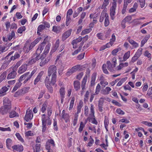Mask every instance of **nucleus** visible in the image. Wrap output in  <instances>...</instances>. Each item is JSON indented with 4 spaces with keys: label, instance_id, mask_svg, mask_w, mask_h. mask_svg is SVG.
<instances>
[{
    "label": "nucleus",
    "instance_id": "f257e3e1",
    "mask_svg": "<svg viewBox=\"0 0 152 152\" xmlns=\"http://www.w3.org/2000/svg\"><path fill=\"white\" fill-rule=\"evenodd\" d=\"M57 70L56 67L53 65L50 66L48 68V75L46 77H48L50 79V76L51 75L50 83L53 85H54L56 82Z\"/></svg>",
    "mask_w": 152,
    "mask_h": 152
},
{
    "label": "nucleus",
    "instance_id": "f03ea898",
    "mask_svg": "<svg viewBox=\"0 0 152 152\" xmlns=\"http://www.w3.org/2000/svg\"><path fill=\"white\" fill-rule=\"evenodd\" d=\"M14 51H11L10 52L6 57V60L4 61L3 65L2 67L6 68L11 61H14L15 60L19 57V55L18 53H15L14 56H12L9 58V57L13 53Z\"/></svg>",
    "mask_w": 152,
    "mask_h": 152
},
{
    "label": "nucleus",
    "instance_id": "7ed1b4c3",
    "mask_svg": "<svg viewBox=\"0 0 152 152\" xmlns=\"http://www.w3.org/2000/svg\"><path fill=\"white\" fill-rule=\"evenodd\" d=\"M12 107L3 105L0 108V114L4 115H6L10 111Z\"/></svg>",
    "mask_w": 152,
    "mask_h": 152
},
{
    "label": "nucleus",
    "instance_id": "20e7f679",
    "mask_svg": "<svg viewBox=\"0 0 152 152\" xmlns=\"http://www.w3.org/2000/svg\"><path fill=\"white\" fill-rule=\"evenodd\" d=\"M82 66L80 65H77L73 66L71 69H69L66 73V75L70 76L73 73L76 72L77 70H82Z\"/></svg>",
    "mask_w": 152,
    "mask_h": 152
},
{
    "label": "nucleus",
    "instance_id": "39448f33",
    "mask_svg": "<svg viewBox=\"0 0 152 152\" xmlns=\"http://www.w3.org/2000/svg\"><path fill=\"white\" fill-rule=\"evenodd\" d=\"M17 69L15 67H13L12 69V71L9 73L7 76V79H10L15 78L17 75Z\"/></svg>",
    "mask_w": 152,
    "mask_h": 152
},
{
    "label": "nucleus",
    "instance_id": "423d86ee",
    "mask_svg": "<svg viewBox=\"0 0 152 152\" xmlns=\"http://www.w3.org/2000/svg\"><path fill=\"white\" fill-rule=\"evenodd\" d=\"M48 77H46L45 80V83L46 87L48 88L49 91L52 93L53 92V88L50 85L52 84L50 83V81L49 78Z\"/></svg>",
    "mask_w": 152,
    "mask_h": 152
},
{
    "label": "nucleus",
    "instance_id": "0eeeda50",
    "mask_svg": "<svg viewBox=\"0 0 152 152\" xmlns=\"http://www.w3.org/2000/svg\"><path fill=\"white\" fill-rule=\"evenodd\" d=\"M107 68L110 71L112 72H114L115 71V66L116 65H114L111 63L109 61H107L106 63Z\"/></svg>",
    "mask_w": 152,
    "mask_h": 152
},
{
    "label": "nucleus",
    "instance_id": "6e6552de",
    "mask_svg": "<svg viewBox=\"0 0 152 152\" xmlns=\"http://www.w3.org/2000/svg\"><path fill=\"white\" fill-rule=\"evenodd\" d=\"M33 117V115L32 111L29 109L27 110L26 114L24 118L25 120L27 122L29 120L32 119Z\"/></svg>",
    "mask_w": 152,
    "mask_h": 152
},
{
    "label": "nucleus",
    "instance_id": "1a4fd4ad",
    "mask_svg": "<svg viewBox=\"0 0 152 152\" xmlns=\"http://www.w3.org/2000/svg\"><path fill=\"white\" fill-rule=\"evenodd\" d=\"M72 31V29H70L63 34L62 36V39L63 41H64L69 37L71 34Z\"/></svg>",
    "mask_w": 152,
    "mask_h": 152
},
{
    "label": "nucleus",
    "instance_id": "9d476101",
    "mask_svg": "<svg viewBox=\"0 0 152 152\" xmlns=\"http://www.w3.org/2000/svg\"><path fill=\"white\" fill-rule=\"evenodd\" d=\"M27 68V65L26 64H24L19 67L18 72L19 74H21L26 72Z\"/></svg>",
    "mask_w": 152,
    "mask_h": 152
},
{
    "label": "nucleus",
    "instance_id": "9b49d317",
    "mask_svg": "<svg viewBox=\"0 0 152 152\" xmlns=\"http://www.w3.org/2000/svg\"><path fill=\"white\" fill-rule=\"evenodd\" d=\"M83 39V38L81 37H79L78 38L75 39L73 40L72 42V44L73 45V48H76L77 47V44L80 42Z\"/></svg>",
    "mask_w": 152,
    "mask_h": 152
},
{
    "label": "nucleus",
    "instance_id": "f8f14e48",
    "mask_svg": "<svg viewBox=\"0 0 152 152\" xmlns=\"http://www.w3.org/2000/svg\"><path fill=\"white\" fill-rule=\"evenodd\" d=\"M45 115L43 114L42 117V132H44L46 129V120L45 119Z\"/></svg>",
    "mask_w": 152,
    "mask_h": 152
},
{
    "label": "nucleus",
    "instance_id": "ddd939ff",
    "mask_svg": "<svg viewBox=\"0 0 152 152\" xmlns=\"http://www.w3.org/2000/svg\"><path fill=\"white\" fill-rule=\"evenodd\" d=\"M87 76H85L84 77L83 79L82 80L81 83V88L82 90V91H81L82 92H83V91L86 89V85L87 81ZM82 94V93H81Z\"/></svg>",
    "mask_w": 152,
    "mask_h": 152
},
{
    "label": "nucleus",
    "instance_id": "4468645a",
    "mask_svg": "<svg viewBox=\"0 0 152 152\" xmlns=\"http://www.w3.org/2000/svg\"><path fill=\"white\" fill-rule=\"evenodd\" d=\"M45 45V42H42L39 46L38 48L36 50L37 54H39V53H41L42 51L43 50Z\"/></svg>",
    "mask_w": 152,
    "mask_h": 152
},
{
    "label": "nucleus",
    "instance_id": "2eb2a0df",
    "mask_svg": "<svg viewBox=\"0 0 152 152\" xmlns=\"http://www.w3.org/2000/svg\"><path fill=\"white\" fill-rule=\"evenodd\" d=\"M3 102V105H6L7 106L12 107L11 101L7 97H4Z\"/></svg>",
    "mask_w": 152,
    "mask_h": 152
},
{
    "label": "nucleus",
    "instance_id": "dca6fc26",
    "mask_svg": "<svg viewBox=\"0 0 152 152\" xmlns=\"http://www.w3.org/2000/svg\"><path fill=\"white\" fill-rule=\"evenodd\" d=\"M43 73L44 72L43 71H42L39 73L38 75L34 80V85H36L37 83L39 82Z\"/></svg>",
    "mask_w": 152,
    "mask_h": 152
},
{
    "label": "nucleus",
    "instance_id": "f3484780",
    "mask_svg": "<svg viewBox=\"0 0 152 152\" xmlns=\"http://www.w3.org/2000/svg\"><path fill=\"white\" fill-rule=\"evenodd\" d=\"M111 90L110 88L107 87L101 90V93L104 95H107L109 94Z\"/></svg>",
    "mask_w": 152,
    "mask_h": 152
},
{
    "label": "nucleus",
    "instance_id": "a211bd4d",
    "mask_svg": "<svg viewBox=\"0 0 152 152\" xmlns=\"http://www.w3.org/2000/svg\"><path fill=\"white\" fill-rule=\"evenodd\" d=\"M45 56H44L41 59V61L39 65L41 66H43L45 65L49 61L48 59L45 58Z\"/></svg>",
    "mask_w": 152,
    "mask_h": 152
},
{
    "label": "nucleus",
    "instance_id": "6ab92c4d",
    "mask_svg": "<svg viewBox=\"0 0 152 152\" xmlns=\"http://www.w3.org/2000/svg\"><path fill=\"white\" fill-rule=\"evenodd\" d=\"M9 89L7 86H4L2 87L0 90V94L1 96H3L6 94V92Z\"/></svg>",
    "mask_w": 152,
    "mask_h": 152
},
{
    "label": "nucleus",
    "instance_id": "aec40b11",
    "mask_svg": "<svg viewBox=\"0 0 152 152\" xmlns=\"http://www.w3.org/2000/svg\"><path fill=\"white\" fill-rule=\"evenodd\" d=\"M74 87L76 91L78 90L80 88V83L77 80L75 81L74 82Z\"/></svg>",
    "mask_w": 152,
    "mask_h": 152
},
{
    "label": "nucleus",
    "instance_id": "412c9836",
    "mask_svg": "<svg viewBox=\"0 0 152 152\" xmlns=\"http://www.w3.org/2000/svg\"><path fill=\"white\" fill-rule=\"evenodd\" d=\"M40 53H39V54H37V51H36L35 54H34V57H36L34 58L35 60V61H37L39 60L40 59V60H41V59L42 58H43V57L44 56L43 55H40Z\"/></svg>",
    "mask_w": 152,
    "mask_h": 152
},
{
    "label": "nucleus",
    "instance_id": "4be33fe9",
    "mask_svg": "<svg viewBox=\"0 0 152 152\" xmlns=\"http://www.w3.org/2000/svg\"><path fill=\"white\" fill-rule=\"evenodd\" d=\"M60 43V40L59 39H58L56 40V42L54 46L51 50V51L52 52H55L58 47H59V44Z\"/></svg>",
    "mask_w": 152,
    "mask_h": 152
},
{
    "label": "nucleus",
    "instance_id": "5701e85b",
    "mask_svg": "<svg viewBox=\"0 0 152 152\" xmlns=\"http://www.w3.org/2000/svg\"><path fill=\"white\" fill-rule=\"evenodd\" d=\"M107 15L108 14L104 12H102L100 16L99 21L101 22H102L104 18H105L107 17Z\"/></svg>",
    "mask_w": 152,
    "mask_h": 152
},
{
    "label": "nucleus",
    "instance_id": "b1692460",
    "mask_svg": "<svg viewBox=\"0 0 152 152\" xmlns=\"http://www.w3.org/2000/svg\"><path fill=\"white\" fill-rule=\"evenodd\" d=\"M50 44H48L46 46L45 49V50L44 51L43 54L44 55H43L44 56H45L47 54L49 50V49L50 47Z\"/></svg>",
    "mask_w": 152,
    "mask_h": 152
},
{
    "label": "nucleus",
    "instance_id": "393cba45",
    "mask_svg": "<svg viewBox=\"0 0 152 152\" xmlns=\"http://www.w3.org/2000/svg\"><path fill=\"white\" fill-rule=\"evenodd\" d=\"M29 89V87H26L22 88V89L20 90V92L23 95L27 93Z\"/></svg>",
    "mask_w": 152,
    "mask_h": 152
},
{
    "label": "nucleus",
    "instance_id": "a878e982",
    "mask_svg": "<svg viewBox=\"0 0 152 152\" xmlns=\"http://www.w3.org/2000/svg\"><path fill=\"white\" fill-rule=\"evenodd\" d=\"M22 83L21 82L19 81L17 83L15 86L14 87L13 90L12 91V92H14L16 91L18 88H19L21 86Z\"/></svg>",
    "mask_w": 152,
    "mask_h": 152
},
{
    "label": "nucleus",
    "instance_id": "bb28decb",
    "mask_svg": "<svg viewBox=\"0 0 152 152\" xmlns=\"http://www.w3.org/2000/svg\"><path fill=\"white\" fill-rule=\"evenodd\" d=\"M130 54V51H128L123 56V61H126L129 57Z\"/></svg>",
    "mask_w": 152,
    "mask_h": 152
},
{
    "label": "nucleus",
    "instance_id": "cd10ccee",
    "mask_svg": "<svg viewBox=\"0 0 152 152\" xmlns=\"http://www.w3.org/2000/svg\"><path fill=\"white\" fill-rule=\"evenodd\" d=\"M52 31L56 33H59L60 32L61 30L58 26H54L53 27Z\"/></svg>",
    "mask_w": 152,
    "mask_h": 152
},
{
    "label": "nucleus",
    "instance_id": "c85d7f7f",
    "mask_svg": "<svg viewBox=\"0 0 152 152\" xmlns=\"http://www.w3.org/2000/svg\"><path fill=\"white\" fill-rule=\"evenodd\" d=\"M59 93L61 96H64L65 93V88L63 86H62L59 90Z\"/></svg>",
    "mask_w": 152,
    "mask_h": 152
},
{
    "label": "nucleus",
    "instance_id": "c756f323",
    "mask_svg": "<svg viewBox=\"0 0 152 152\" xmlns=\"http://www.w3.org/2000/svg\"><path fill=\"white\" fill-rule=\"evenodd\" d=\"M116 9H110V15L111 16V19L113 20L115 17L114 15L115 14V10Z\"/></svg>",
    "mask_w": 152,
    "mask_h": 152
},
{
    "label": "nucleus",
    "instance_id": "7c9ffc66",
    "mask_svg": "<svg viewBox=\"0 0 152 152\" xmlns=\"http://www.w3.org/2000/svg\"><path fill=\"white\" fill-rule=\"evenodd\" d=\"M19 115L15 111H12L10 113L9 117L10 118H13L16 116H18Z\"/></svg>",
    "mask_w": 152,
    "mask_h": 152
},
{
    "label": "nucleus",
    "instance_id": "2f4dec72",
    "mask_svg": "<svg viewBox=\"0 0 152 152\" xmlns=\"http://www.w3.org/2000/svg\"><path fill=\"white\" fill-rule=\"evenodd\" d=\"M25 74H27L26 76L25 77V78L24 81L23 82V83L25 84L26 83L28 80H29L31 78V76L30 75V72H29L25 73Z\"/></svg>",
    "mask_w": 152,
    "mask_h": 152
},
{
    "label": "nucleus",
    "instance_id": "473e14b6",
    "mask_svg": "<svg viewBox=\"0 0 152 152\" xmlns=\"http://www.w3.org/2000/svg\"><path fill=\"white\" fill-rule=\"evenodd\" d=\"M130 41L129 43L132 45L133 47L134 48H136L139 45L133 39Z\"/></svg>",
    "mask_w": 152,
    "mask_h": 152
},
{
    "label": "nucleus",
    "instance_id": "72a5a7b5",
    "mask_svg": "<svg viewBox=\"0 0 152 152\" xmlns=\"http://www.w3.org/2000/svg\"><path fill=\"white\" fill-rule=\"evenodd\" d=\"M92 31V29L91 28L86 29L82 31L81 32L82 35H85L89 33Z\"/></svg>",
    "mask_w": 152,
    "mask_h": 152
},
{
    "label": "nucleus",
    "instance_id": "f704fd0d",
    "mask_svg": "<svg viewBox=\"0 0 152 152\" xmlns=\"http://www.w3.org/2000/svg\"><path fill=\"white\" fill-rule=\"evenodd\" d=\"M128 5V4L126 3V2H125V3H124L123 8L121 11L122 13V14H124L126 12V10Z\"/></svg>",
    "mask_w": 152,
    "mask_h": 152
},
{
    "label": "nucleus",
    "instance_id": "c9c22d12",
    "mask_svg": "<svg viewBox=\"0 0 152 152\" xmlns=\"http://www.w3.org/2000/svg\"><path fill=\"white\" fill-rule=\"evenodd\" d=\"M47 102H45L42 105V107L41 109V110L42 113H43L46 110L47 107Z\"/></svg>",
    "mask_w": 152,
    "mask_h": 152
},
{
    "label": "nucleus",
    "instance_id": "e433bc0d",
    "mask_svg": "<svg viewBox=\"0 0 152 152\" xmlns=\"http://www.w3.org/2000/svg\"><path fill=\"white\" fill-rule=\"evenodd\" d=\"M44 26L43 25H40L38 28V30L37 33L38 34H40V32H41L43 29L45 28Z\"/></svg>",
    "mask_w": 152,
    "mask_h": 152
},
{
    "label": "nucleus",
    "instance_id": "4c0bfd02",
    "mask_svg": "<svg viewBox=\"0 0 152 152\" xmlns=\"http://www.w3.org/2000/svg\"><path fill=\"white\" fill-rule=\"evenodd\" d=\"M95 80L96 76L94 74L91 77V86H93L94 85Z\"/></svg>",
    "mask_w": 152,
    "mask_h": 152
},
{
    "label": "nucleus",
    "instance_id": "58836bf2",
    "mask_svg": "<svg viewBox=\"0 0 152 152\" xmlns=\"http://www.w3.org/2000/svg\"><path fill=\"white\" fill-rule=\"evenodd\" d=\"M110 43H107L105 45H103L100 48V51H102L104 50L106 48H108L110 47Z\"/></svg>",
    "mask_w": 152,
    "mask_h": 152
},
{
    "label": "nucleus",
    "instance_id": "ea45409f",
    "mask_svg": "<svg viewBox=\"0 0 152 152\" xmlns=\"http://www.w3.org/2000/svg\"><path fill=\"white\" fill-rule=\"evenodd\" d=\"M40 147V144H36L35 146V148H33L34 152H39Z\"/></svg>",
    "mask_w": 152,
    "mask_h": 152
},
{
    "label": "nucleus",
    "instance_id": "a19ab883",
    "mask_svg": "<svg viewBox=\"0 0 152 152\" xmlns=\"http://www.w3.org/2000/svg\"><path fill=\"white\" fill-rule=\"evenodd\" d=\"M15 36V32L14 31H12L11 32V34H10L7 36V37L9 40H10L12 39L13 37Z\"/></svg>",
    "mask_w": 152,
    "mask_h": 152
},
{
    "label": "nucleus",
    "instance_id": "79ce46f5",
    "mask_svg": "<svg viewBox=\"0 0 152 152\" xmlns=\"http://www.w3.org/2000/svg\"><path fill=\"white\" fill-rule=\"evenodd\" d=\"M74 100L75 98L74 97H72L70 102V107L69 109V110H71L73 108L74 104Z\"/></svg>",
    "mask_w": 152,
    "mask_h": 152
},
{
    "label": "nucleus",
    "instance_id": "37998d69",
    "mask_svg": "<svg viewBox=\"0 0 152 152\" xmlns=\"http://www.w3.org/2000/svg\"><path fill=\"white\" fill-rule=\"evenodd\" d=\"M62 118H64L66 122L67 123L69 121V116L68 114H65V115H62Z\"/></svg>",
    "mask_w": 152,
    "mask_h": 152
},
{
    "label": "nucleus",
    "instance_id": "c03bdc74",
    "mask_svg": "<svg viewBox=\"0 0 152 152\" xmlns=\"http://www.w3.org/2000/svg\"><path fill=\"white\" fill-rule=\"evenodd\" d=\"M83 104L82 102H80L77 107V113L78 114L80 112L81 109L83 107Z\"/></svg>",
    "mask_w": 152,
    "mask_h": 152
},
{
    "label": "nucleus",
    "instance_id": "a18cd8bd",
    "mask_svg": "<svg viewBox=\"0 0 152 152\" xmlns=\"http://www.w3.org/2000/svg\"><path fill=\"white\" fill-rule=\"evenodd\" d=\"M115 39V35L114 34H113L112 35V38L110 39V45L112 46L113 44Z\"/></svg>",
    "mask_w": 152,
    "mask_h": 152
},
{
    "label": "nucleus",
    "instance_id": "49530a36",
    "mask_svg": "<svg viewBox=\"0 0 152 152\" xmlns=\"http://www.w3.org/2000/svg\"><path fill=\"white\" fill-rule=\"evenodd\" d=\"M94 142V140L91 137V136L90 137V139H89V142L88 143V145H87V147H91V146L93 143Z\"/></svg>",
    "mask_w": 152,
    "mask_h": 152
},
{
    "label": "nucleus",
    "instance_id": "de8ad7c7",
    "mask_svg": "<svg viewBox=\"0 0 152 152\" xmlns=\"http://www.w3.org/2000/svg\"><path fill=\"white\" fill-rule=\"evenodd\" d=\"M142 48H140L138 49L135 55L137 57H139L140 55L142 54Z\"/></svg>",
    "mask_w": 152,
    "mask_h": 152
},
{
    "label": "nucleus",
    "instance_id": "09e8293b",
    "mask_svg": "<svg viewBox=\"0 0 152 152\" xmlns=\"http://www.w3.org/2000/svg\"><path fill=\"white\" fill-rule=\"evenodd\" d=\"M7 75V72H3L0 76V79L3 80L6 77Z\"/></svg>",
    "mask_w": 152,
    "mask_h": 152
},
{
    "label": "nucleus",
    "instance_id": "8fccbe9b",
    "mask_svg": "<svg viewBox=\"0 0 152 152\" xmlns=\"http://www.w3.org/2000/svg\"><path fill=\"white\" fill-rule=\"evenodd\" d=\"M26 28L25 26H22L20 27L18 30V33H22L23 32L26 30Z\"/></svg>",
    "mask_w": 152,
    "mask_h": 152
},
{
    "label": "nucleus",
    "instance_id": "3c124183",
    "mask_svg": "<svg viewBox=\"0 0 152 152\" xmlns=\"http://www.w3.org/2000/svg\"><path fill=\"white\" fill-rule=\"evenodd\" d=\"M15 135L19 140L22 142H24V140L22 138L19 133H16Z\"/></svg>",
    "mask_w": 152,
    "mask_h": 152
},
{
    "label": "nucleus",
    "instance_id": "603ef678",
    "mask_svg": "<svg viewBox=\"0 0 152 152\" xmlns=\"http://www.w3.org/2000/svg\"><path fill=\"white\" fill-rule=\"evenodd\" d=\"M78 119V115L75 114L74 116V118L73 121V124L75 126L77 124Z\"/></svg>",
    "mask_w": 152,
    "mask_h": 152
},
{
    "label": "nucleus",
    "instance_id": "864d4df0",
    "mask_svg": "<svg viewBox=\"0 0 152 152\" xmlns=\"http://www.w3.org/2000/svg\"><path fill=\"white\" fill-rule=\"evenodd\" d=\"M101 89L100 86L99 84H98L96 87V91L95 92V94L97 95L98 94Z\"/></svg>",
    "mask_w": 152,
    "mask_h": 152
},
{
    "label": "nucleus",
    "instance_id": "5fc2aeb1",
    "mask_svg": "<svg viewBox=\"0 0 152 152\" xmlns=\"http://www.w3.org/2000/svg\"><path fill=\"white\" fill-rule=\"evenodd\" d=\"M100 83L102 86L104 87L106 85H107L108 84V82L105 80H103L101 81Z\"/></svg>",
    "mask_w": 152,
    "mask_h": 152
},
{
    "label": "nucleus",
    "instance_id": "6e6d98bb",
    "mask_svg": "<svg viewBox=\"0 0 152 152\" xmlns=\"http://www.w3.org/2000/svg\"><path fill=\"white\" fill-rule=\"evenodd\" d=\"M12 142V140L8 138L7 140H6V145L7 148H9L10 147V144Z\"/></svg>",
    "mask_w": 152,
    "mask_h": 152
},
{
    "label": "nucleus",
    "instance_id": "4d7b16f0",
    "mask_svg": "<svg viewBox=\"0 0 152 152\" xmlns=\"http://www.w3.org/2000/svg\"><path fill=\"white\" fill-rule=\"evenodd\" d=\"M109 24V20L108 15H107V17L105 18V19L104 26H107Z\"/></svg>",
    "mask_w": 152,
    "mask_h": 152
},
{
    "label": "nucleus",
    "instance_id": "13d9d810",
    "mask_svg": "<svg viewBox=\"0 0 152 152\" xmlns=\"http://www.w3.org/2000/svg\"><path fill=\"white\" fill-rule=\"evenodd\" d=\"M89 94V92L88 91H87L86 92V94H85L84 96L85 97H84V101L85 102H86L88 100Z\"/></svg>",
    "mask_w": 152,
    "mask_h": 152
},
{
    "label": "nucleus",
    "instance_id": "bf43d9fd",
    "mask_svg": "<svg viewBox=\"0 0 152 152\" xmlns=\"http://www.w3.org/2000/svg\"><path fill=\"white\" fill-rule=\"evenodd\" d=\"M132 19V17L130 16H128L126 17L123 20L126 23L130 21Z\"/></svg>",
    "mask_w": 152,
    "mask_h": 152
},
{
    "label": "nucleus",
    "instance_id": "052dcab7",
    "mask_svg": "<svg viewBox=\"0 0 152 152\" xmlns=\"http://www.w3.org/2000/svg\"><path fill=\"white\" fill-rule=\"evenodd\" d=\"M27 74H24L22 75L18 79L19 81L21 82L23 80L25 79V77L26 76Z\"/></svg>",
    "mask_w": 152,
    "mask_h": 152
},
{
    "label": "nucleus",
    "instance_id": "680f3d73",
    "mask_svg": "<svg viewBox=\"0 0 152 152\" xmlns=\"http://www.w3.org/2000/svg\"><path fill=\"white\" fill-rule=\"evenodd\" d=\"M104 100V98H101L99 101L98 105L103 106Z\"/></svg>",
    "mask_w": 152,
    "mask_h": 152
},
{
    "label": "nucleus",
    "instance_id": "e2e57ef3",
    "mask_svg": "<svg viewBox=\"0 0 152 152\" xmlns=\"http://www.w3.org/2000/svg\"><path fill=\"white\" fill-rule=\"evenodd\" d=\"M28 44H26L23 47V50L24 52H25V53H28L29 52V50H27V48H28Z\"/></svg>",
    "mask_w": 152,
    "mask_h": 152
},
{
    "label": "nucleus",
    "instance_id": "0e129e2a",
    "mask_svg": "<svg viewBox=\"0 0 152 152\" xmlns=\"http://www.w3.org/2000/svg\"><path fill=\"white\" fill-rule=\"evenodd\" d=\"M72 9H70L68 10L67 12L66 17H69L70 18V15L72 14Z\"/></svg>",
    "mask_w": 152,
    "mask_h": 152
},
{
    "label": "nucleus",
    "instance_id": "69168bd1",
    "mask_svg": "<svg viewBox=\"0 0 152 152\" xmlns=\"http://www.w3.org/2000/svg\"><path fill=\"white\" fill-rule=\"evenodd\" d=\"M123 68V66H122V64L121 63L115 68V71H119Z\"/></svg>",
    "mask_w": 152,
    "mask_h": 152
},
{
    "label": "nucleus",
    "instance_id": "338daca9",
    "mask_svg": "<svg viewBox=\"0 0 152 152\" xmlns=\"http://www.w3.org/2000/svg\"><path fill=\"white\" fill-rule=\"evenodd\" d=\"M0 130L2 131H11V129L9 127L4 128L0 127Z\"/></svg>",
    "mask_w": 152,
    "mask_h": 152
},
{
    "label": "nucleus",
    "instance_id": "774afa93",
    "mask_svg": "<svg viewBox=\"0 0 152 152\" xmlns=\"http://www.w3.org/2000/svg\"><path fill=\"white\" fill-rule=\"evenodd\" d=\"M84 126V125L83 122H81L80 124V127L79 129V131L80 132H81L83 130Z\"/></svg>",
    "mask_w": 152,
    "mask_h": 152
}]
</instances>
